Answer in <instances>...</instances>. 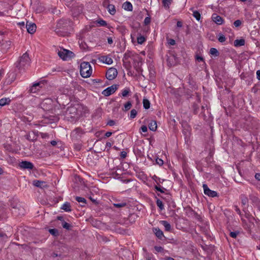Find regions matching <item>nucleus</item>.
<instances>
[{
  "label": "nucleus",
  "instance_id": "obj_1",
  "mask_svg": "<svg viewBox=\"0 0 260 260\" xmlns=\"http://www.w3.org/2000/svg\"><path fill=\"white\" fill-rule=\"evenodd\" d=\"M30 64V59L27 52L24 53L16 63V67L19 69H25L28 68Z\"/></svg>",
  "mask_w": 260,
  "mask_h": 260
},
{
  "label": "nucleus",
  "instance_id": "obj_2",
  "mask_svg": "<svg viewBox=\"0 0 260 260\" xmlns=\"http://www.w3.org/2000/svg\"><path fill=\"white\" fill-rule=\"evenodd\" d=\"M41 107L45 111H53L54 110V112L57 114H63L61 112H58L57 110L55 107L53 109V101L52 99L47 98L43 100L40 104Z\"/></svg>",
  "mask_w": 260,
  "mask_h": 260
},
{
  "label": "nucleus",
  "instance_id": "obj_3",
  "mask_svg": "<svg viewBox=\"0 0 260 260\" xmlns=\"http://www.w3.org/2000/svg\"><path fill=\"white\" fill-rule=\"evenodd\" d=\"M80 75L83 78H88L92 74V69L88 62H83L80 64Z\"/></svg>",
  "mask_w": 260,
  "mask_h": 260
},
{
  "label": "nucleus",
  "instance_id": "obj_4",
  "mask_svg": "<svg viewBox=\"0 0 260 260\" xmlns=\"http://www.w3.org/2000/svg\"><path fill=\"white\" fill-rule=\"evenodd\" d=\"M80 108V106L78 104H76L74 105H71L68 107L66 111L65 115L70 116L71 118H75L76 116L79 115L78 110Z\"/></svg>",
  "mask_w": 260,
  "mask_h": 260
},
{
  "label": "nucleus",
  "instance_id": "obj_5",
  "mask_svg": "<svg viewBox=\"0 0 260 260\" xmlns=\"http://www.w3.org/2000/svg\"><path fill=\"white\" fill-rule=\"evenodd\" d=\"M71 25V22L69 20L61 19L59 20L57 23L55 32L57 34L61 35V34L60 33V30L59 29L61 28H66Z\"/></svg>",
  "mask_w": 260,
  "mask_h": 260
},
{
  "label": "nucleus",
  "instance_id": "obj_6",
  "mask_svg": "<svg viewBox=\"0 0 260 260\" xmlns=\"http://www.w3.org/2000/svg\"><path fill=\"white\" fill-rule=\"evenodd\" d=\"M73 54L72 52L64 49H61L58 52V56L64 60H67L71 58Z\"/></svg>",
  "mask_w": 260,
  "mask_h": 260
},
{
  "label": "nucleus",
  "instance_id": "obj_7",
  "mask_svg": "<svg viewBox=\"0 0 260 260\" xmlns=\"http://www.w3.org/2000/svg\"><path fill=\"white\" fill-rule=\"evenodd\" d=\"M118 72L117 70L114 68H110L106 73V77L109 80H112L115 79Z\"/></svg>",
  "mask_w": 260,
  "mask_h": 260
},
{
  "label": "nucleus",
  "instance_id": "obj_8",
  "mask_svg": "<svg viewBox=\"0 0 260 260\" xmlns=\"http://www.w3.org/2000/svg\"><path fill=\"white\" fill-rule=\"evenodd\" d=\"M117 89V85H113L104 89L102 92V94L106 96H109L114 92H115Z\"/></svg>",
  "mask_w": 260,
  "mask_h": 260
},
{
  "label": "nucleus",
  "instance_id": "obj_9",
  "mask_svg": "<svg viewBox=\"0 0 260 260\" xmlns=\"http://www.w3.org/2000/svg\"><path fill=\"white\" fill-rule=\"evenodd\" d=\"M203 187L204 189V192L206 195L210 197H215L218 196L217 192L210 189L207 184H204L203 185Z\"/></svg>",
  "mask_w": 260,
  "mask_h": 260
},
{
  "label": "nucleus",
  "instance_id": "obj_10",
  "mask_svg": "<svg viewBox=\"0 0 260 260\" xmlns=\"http://www.w3.org/2000/svg\"><path fill=\"white\" fill-rule=\"evenodd\" d=\"M99 60L102 63L110 65L113 63V59L109 55L100 56L98 57Z\"/></svg>",
  "mask_w": 260,
  "mask_h": 260
},
{
  "label": "nucleus",
  "instance_id": "obj_11",
  "mask_svg": "<svg viewBox=\"0 0 260 260\" xmlns=\"http://www.w3.org/2000/svg\"><path fill=\"white\" fill-rule=\"evenodd\" d=\"M27 31L30 34H33L36 30V25L32 22L27 21L25 25Z\"/></svg>",
  "mask_w": 260,
  "mask_h": 260
},
{
  "label": "nucleus",
  "instance_id": "obj_12",
  "mask_svg": "<svg viewBox=\"0 0 260 260\" xmlns=\"http://www.w3.org/2000/svg\"><path fill=\"white\" fill-rule=\"evenodd\" d=\"M19 167L22 169H33L34 166L32 163L27 161H22L19 164Z\"/></svg>",
  "mask_w": 260,
  "mask_h": 260
},
{
  "label": "nucleus",
  "instance_id": "obj_13",
  "mask_svg": "<svg viewBox=\"0 0 260 260\" xmlns=\"http://www.w3.org/2000/svg\"><path fill=\"white\" fill-rule=\"evenodd\" d=\"M40 85H41L40 82H37V83H34L33 84V85L30 87L29 91H30V92H31V93L37 92L41 88Z\"/></svg>",
  "mask_w": 260,
  "mask_h": 260
},
{
  "label": "nucleus",
  "instance_id": "obj_14",
  "mask_svg": "<svg viewBox=\"0 0 260 260\" xmlns=\"http://www.w3.org/2000/svg\"><path fill=\"white\" fill-rule=\"evenodd\" d=\"M83 8L82 6H76L72 8L73 15L74 16L78 15L82 12Z\"/></svg>",
  "mask_w": 260,
  "mask_h": 260
},
{
  "label": "nucleus",
  "instance_id": "obj_15",
  "mask_svg": "<svg viewBox=\"0 0 260 260\" xmlns=\"http://www.w3.org/2000/svg\"><path fill=\"white\" fill-rule=\"evenodd\" d=\"M212 18L213 21L217 24L220 25L223 23V19L222 17L220 16L217 15L215 14H214L212 15Z\"/></svg>",
  "mask_w": 260,
  "mask_h": 260
},
{
  "label": "nucleus",
  "instance_id": "obj_16",
  "mask_svg": "<svg viewBox=\"0 0 260 260\" xmlns=\"http://www.w3.org/2000/svg\"><path fill=\"white\" fill-rule=\"evenodd\" d=\"M12 101L10 98H3L0 99V107L9 105Z\"/></svg>",
  "mask_w": 260,
  "mask_h": 260
},
{
  "label": "nucleus",
  "instance_id": "obj_17",
  "mask_svg": "<svg viewBox=\"0 0 260 260\" xmlns=\"http://www.w3.org/2000/svg\"><path fill=\"white\" fill-rule=\"evenodd\" d=\"M153 231L154 233L155 236L159 239H161L164 236L162 231L159 228H154L153 229Z\"/></svg>",
  "mask_w": 260,
  "mask_h": 260
},
{
  "label": "nucleus",
  "instance_id": "obj_18",
  "mask_svg": "<svg viewBox=\"0 0 260 260\" xmlns=\"http://www.w3.org/2000/svg\"><path fill=\"white\" fill-rule=\"evenodd\" d=\"M122 8L126 11H132L133 5L129 2L126 1L123 4Z\"/></svg>",
  "mask_w": 260,
  "mask_h": 260
},
{
  "label": "nucleus",
  "instance_id": "obj_19",
  "mask_svg": "<svg viewBox=\"0 0 260 260\" xmlns=\"http://www.w3.org/2000/svg\"><path fill=\"white\" fill-rule=\"evenodd\" d=\"M45 184V182L41 180H35L32 181V184L38 187H44Z\"/></svg>",
  "mask_w": 260,
  "mask_h": 260
},
{
  "label": "nucleus",
  "instance_id": "obj_20",
  "mask_svg": "<svg viewBox=\"0 0 260 260\" xmlns=\"http://www.w3.org/2000/svg\"><path fill=\"white\" fill-rule=\"evenodd\" d=\"M148 127L150 130L152 131H155L157 129L156 122L154 120H151L148 124Z\"/></svg>",
  "mask_w": 260,
  "mask_h": 260
},
{
  "label": "nucleus",
  "instance_id": "obj_21",
  "mask_svg": "<svg viewBox=\"0 0 260 260\" xmlns=\"http://www.w3.org/2000/svg\"><path fill=\"white\" fill-rule=\"evenodd\" d=\"M160 223L165 227V230L167 231H170L171 229L170 224L166 220H161Z\"/></svg>",
  "mask_w": 260,
  "mask_h": 260
},
{
  "label": "nucleus",
  "instance_id": "obj_22",
  "mask_svg": "<svg viewBox=\"0 0 260 260\" xmlns=\"http://www.w3.org/2000/svg\"><path fill=\"white\" fill-rule=\"evenodd\" d=\"M61 209L66 212H70L71 211L70 204L68 202L64 203L61 207Z\"/></svg>",
  "mask_w": 260,
  "mask_h": 260
},
{
  "label": "nucleus",
  "instance_id": "obj_23",
  "mask_svg": "<svg viewBox=\"0 0 260 260\" xmlns=\"http://www.w3.org/2000/svg\"><path fill=\"white\" fill-rule=\"evenodd\" d=\"M245 45V40L244 39L236 40L234 41V45L236 47L242 46Z\"/></svg>",
  "mask_w": 260,
  "mask_h": 260
},
{
  "label": "nucleus",
  "instance_id": "obj_24",
  "mask_svg": "<svg viewBox=\"0 0 260 260\" xmlns=\"http://www.w3.org/2000/svg\"><path fill=\"white\" fill-rule=\"evenodd\" d=\"M8 83L11 84L16 79L15 74L13 73H10L8 74Z\"/></svg>",
  "mask_w": 260,
  "mask_h": 260
},
{
  "label": "nucleus",
  "instance_id": "obj_25",
  "mask_svg": "<svg viewBox=\"0 0 260 260\" xmlns=\"http://www.w3.org/2000/svg\"><path fill=\"white\" fill-rule=\"evenodd\" d=\"M75 199L78 202L82 203L81 206H84L86 204V201L85 199L84 198L80 197H76Z\"/></svg>",
  "mask_w": 260,
  "mask_h": 260
},
{
  "label": "nucleus",
  "instance_id": "obj_26",
  "mask_svg": "<svg viewBox=\"0 0 260 260\" xmlns=\"http://www.w3.org/2000/svg\"><path fill=\"white\" fill-rule=\"evenodd\" d=\"M172 0H162L163 6L167 9L169 8Z\"/></svg>",
  "mask_w": 260,
  "mask_h": 260
},
{
  "label": "nucleus",
  "instance_id": "obj_27",
  "mask_svg": "<svg viewBox=\"0 0 260 260\" xmlns=\"http://www.w3.org/2000/svg\"><path fill=\"white\" fill-rule=\"evenodd\" d=\"M146 40V38L141 35H139L137 37V42L139 44H142Z\"/></svg>",
  "mask_w": 260,
  "mask_h": 260
},
{
  "label": "nucleus",
  "instance_id": "obj_28",
  "mask_svg": "<svg viewBox=\"0 0 260 260\" xmlns=\"http://www.w3.org/2000/svg\"><path fill=\"white\" fill-rule=\"evenodd\" d=\"M143 107L145 109H148L150 108V103L148 99H144L143 100Z\"/></svg>",
  "mask_w": 260,
  "mask_h": 260
},
{
  "label": "nucleus",
  "instance_id": "obj_29",
  "mask_svg": "<svg viewBox=\"0 0 260 260\" xmlns=\"http://www.w3.org/2000/svg\"><path fill=\"white\" fill-rule=\"evenodd\" d=\"M126 203L125 202H121V203H114L113 206L117 208H120L122 207H124L126 205Z\"/></svg>",
  "mask_w": 260,
  "mask_h": 260
},
{
  "label": "nucleus",
  "instance_id": "obj_30",
  "mask_svg": "<svg viewBox=\"0 0 260 260\" xmlns=\"http://www.w3.org/2000/svg\"><path fill=\"white\" fill-rule=\"evenodd\" d=\"M210 53L214 56H218L219 52L218 50L215 48H211L210 50Z\"/></svg>",
  "mask_w": 260,
  "mask_h": 260
},
{
  "label": "nucleus",
  "instance_id": "obj_31",
  "mask_svg": "<svg viewBox=\"0 0 260 260\" xmlns=\"http://www.w3.org/2000/svg\"><path fill=\"white\" fill-rule=\"evenodd\" d=\"M193 16L196 20L199 21L201 19V14L198 11H193Z\"/></svg>",
  "mask_w": 260,
  "mask_h": 260
},
{
  "label": "nucleus",
  "instance_id": "obj_32",
  "mask_svg": "<svg viewBox=\"0 0 260 260\" xmlns=\"http://www.w3.org/2000/svg\"><path fill=\"white\" fill-rule=\"evenodd\" d=\"M156 205L160 210H162L164 209V204H163L162 201L161 200H160L159 199H157L156 200Z\"/></svg>",
  "mask_w": 260,
  "mask_h": 260
},
{
  "label": "nucleus",
  "instance_id": "obj_33",
  "mask_svg": "<svg viewBox=\"0 0 260 260\" xmlns=\"http://www.w3.org/2000/svg\"><path fill=\"white\" fill-rule=\"evenodd\" d=\"M241 202L243 205H246L248 203V199L244 195L241 196Z\"/></svg>",
  "mask_w": 260,
  "mask_h": 260
},
{
  "label": "nucleus",
  "instance_id": "obj_34",
  "mask_svg": "<svg viewBox=\"0 0 260 260\" xmlns=\"http://www.w3.org/2000/svg\"><path fill=\"white\" fill-rule=\"evenodd\" d=\"M132 107V103L131 102H127L124 106V109H123V110L124 111H128V110H129L131 109Z\"/></svg>",
  "mask_w": 260,
  "mask_h": 260
},
{
  "label": "nucleus",
  "instance_id": "obj_35",
  "mask_svg": "<svg viewBox=\"0 0 260 260\" xmlns=\"http://www.w3.org/2000/svg\"><path fill=\"white\" fill-rule=\"evenodd\" d=\"M137 114V111L135 109H132L130 113V118L134 119L136 117Z\"/></svg>",
  "mask_w": 260,
  "mask_h": 260
},
{
  "label": "nucleus",
  "instance_id": "obj_36",
  "mask_svg": "<svg viewBox=\"0 0 260 260\" xmlns=\"http://www.w3.org/2000/svg\"><path fill=\"white\" fill-rule=\"evenodd\" d=\"M130 90L129 88H125L122 90L121 94L123 97L126 96L129 93Z\"/></svg>",
  "mask_w": 260,
  "mask_h": 260
},
{
  "label": "nucleus",
  "instance_id": "obj_37",
  "mask_svg": "<svg viewBox=\"0 0 260 260\" xmlns=\"http://www.w3.org/2000/svg\"><path fill=\"white\" fill-rule=\"evenodd\" d=\"M62 226L64 229H66L67 230H70L71 228V225L65 221L62 222Z\"/></svg>",
  "mask_w": 260,
  "mask_h": 260
},
{
  "label": "nucleus",
  "instance_id": "obj_38",
  "mask_svg": "<svg viewBox=\"0 0 260 260\" xmlns=\"http://www.w3.org/2000/svg\"><path fill=\"white\" fill-rule=\"evenodd\" d=\"M154 188L157 191H159L161 193H164L165 192V190H166V188L160 186H158L156 185L155 186Z\"/></svg>",
  "mask_w": 260,
  "mask_h": 260
},
{
  "label": "nucleus",
  "instance_id": "obj_39",
  "mask_svg": "<svg viewBox=\"0 0 260 260\" xmlns=\"http://www.w3.org/2000/svg\"><path fill=\"white\" fill-rule=\"evenodd\" d=\"M218 40V41L219 42L223 43V42L225 41L226 38H225V36L223 35L220 34L219 36Z\"/></svg>",
  "mask_w": 260,
  "mask_h": 260
},
{
  "label": "nucleus",
  "instance_id": "obj_40",
  "mask_svg": "<svg viewBox=\"0 0 260 260\" xmlns=\"http://www.w3.org/2000/svg\"><path fill=\"white\" fill-rule=\"evenodd\" d=\"M239 234V232H231L230 233V235L231 237L233 238H236Z\"/></svg>",
  "mask_w": 260,
  "mask_h": 260
},
{
  "label": "nucleus",
  "instance_id": "obj_41",
  "mask_svg": "<svg viewBox=\"0 0 260 260\" xmlns=\"http://www.w3.org/2000/svg\"><path fill=\"white\" fill-rule=\"evenodd\" d=\"M151 18L149 17H146L144 21V23L145 25H148L150 23Z\"/></svg>",
  "mask_w": 260,
  "mask_h": 260
},
{
  "label": "nucleus",
  "instance_id": "obj_42",
  "mask_svg": "<svg viewBox=\"0 0 260 260\" xmlns=\"http://www.w3.org/2000/svg\"><path fill=\"white\" fill-rule=\"evenodd\" d=\"M98 23H99L101 26H106L107 25V22L106 21L104 20H100L98 21Z\"/></svg>",
  "mask_w": 260,
  "mask_h": 260
},
{
  "label": "nucleus",
  "instance_id": "obj_43",
  "mask_svg": "<svg viewBox=\"0 0 260 260\" xmlns=\"http://www.w3.org/2000/svg\"><path fill=\"white\" fill-rule=\"evenodd\" d=\"M17 25L20 26V27L22 29L23 28L25 27L26 24H25V22L24 21H21L17 23Z\"/></svg>",
  "mask_w": 260,
  "mask_h": 260
},
{
  "label": "nucleus",
  "instance_id": "obj_44",
  "mask_svg": "<svg viewBox=\"0 0 260 260\" xmlns=\"http://www.w3.org/2000/svg\"><path fill=\"white\" fill-rule=\"evenodd\" d=\"M154 249L158 252H162V251L164 250L163 248L161 246H155Z\"/></svg>",
  "mask_w": 260,
  "mask_h": 260
},
{
  "label": "nucleus",
  "instance_id": "obj_45",
  "mask_svg": "<svg viewBox=\"0 0 260 260\" xmlns=\"http://www.w3.org/2000/svg\"><path fill=\"white\" fill-rule=\"evenodd\" d=\"M156 162L157 164H158L160 166H162L164 164L163 160L161 159H160V158H157L156 159Z\"/></svg>",
  "mask_w": 260,
  "mask_h": 260
},
{
  "label": "nucleus",
  "instance_id": "obj_46",
  "mask_svg": "<svg viewBox=\"0 0 260 260\" xmlns=\"http://www.w3.org/2000/svg\"><path fill=\"white\" fill-rule=\"evenodd\" d=\"M40 136L43 139H46L49 137V135L47 133H41Z\"/></svg>",
  "mask_w": 260,
  "mask_h": 260
},
{
  "label": "nucleus",
  "instance_id": "obj_47",
  "mask_svg": "<svg viewBox=\"0 0 260 260\" xmlns=\"http://www.w3.org/2000/svg\"><path fill=\"white\" fill-rule=\"evenodd\" d=\"M234 24L236 27H238L241 24V21L240 20H237L234 22Z\"/></svg>",
  "mask_w": 260,
  "mask_h": 260
},
{
  "label": "nucleus",
  "instance_id": "obj_48",
  "mask_svg": "<svg viewBox=\"0 0 260 260\" xmlns=\"http://www.w3.org/2000/svg\"><path fill=\"white\" fill-rule=\"evenodd\" d=\"M196 59L199 62L204 61L203 57L202 56H199V55H196Z\"/></svg>",
  "mask_w": 260,
  "mask_h": 260
},
{
  "label": "nucleus",
  "instance_id": "obj_49",
  "mask_svg": "<svg viewBox=\"0 0 260 260\" xmlns=\"http://www.w3.org/2000/svg\"><path fill=\"white\" fill-rule=\"evenodd\" d=\"M49 232L50 234H51L52 235H55L57 233V230L56 229H50L49 230Z\"/></svg>",
  "mask_w": 260,
  "mask_h": 260
},
{
  "label": "nucleus",
  "instance_id": "obj_50",
  "mask_svg": "<svg viewBox=\"0 0 260 260\" xmlns=\"http://www.w3.org/2000/svg\"><path fill=\"white\" fill-rule=\"evenodd\" d=\"M168 43L171 45H174L176 43L174 39H170L168 40Z\"/></svg>",
  "mask_w": 260,
  "mask_h": 260
},
{
  "label": "nucleus",
  "instance_id": "obj_51",
  "mask_svg": "<svg viewBox=\"0 0 260 260\" xmlns=\"http://www.w3.org/2000/svg\"><path fill=\"white\" fill-rule=\"evenodd\" d=\"M141 129L142 132L143 133H146L147 132V127L145 125H143L141 127Z\"/></svg>",
  "mask_w": 260,
  "mask_h": 260
},
{
  "label": "nucleus",
  "instance_id": "obj_52",
  "mask_svg": "<svg viewBox=\"0 0 260 260\" xmlns=\"http://www.w3.org/2000/svg\"><path fill=\"white\" fill-rule=\"evenodd\" d=\"M115 122L114 120H110L108 122L107 124L109 125V126H113L115 124Z\"/></svg>",
  "mask_w": 260,
  "mask_h": 260
},
{
  "label": "nucleus",
  "instance_id": "obj_53",
  "mask_svg": "<svg viewBox=\"0 0 260 260\" xmlns=\"http://www.w3.org/2000/svg\"><path fill=\"white\" fill-rule=\"evenodd\" d=\"M120 156L121 158H124L126 156V152L125 151L121 152Z\"/></svg>",
  "mask_w": 260,
  "mask_h": 260
},
{
  "label": "nucleus",
  "instance_id": "obj_54",
  "mask_svg": "<svg viewBox=\"0 0 260 260\" xmlns=\"http://www.w3.org/2000/svg\"><path fill=\"white\" fill-rule=\"evenodd\" d=\"M255 178L257 180H260V173H256L255 174Z\"/></svg>",
  "mask_w": 260,
  "mask_h": 260
},
{
  "label": "nucleus",
  "instance_id": "obj_55",
  "mask_svg": "<svg viewBox=\"0 0 260 260\" xmlns=\"http://www.w3.org/2000/svg\"><path fill=\"white\" fill-rule=\"evenodd\" d=\"M108 43L109 44H112L113 43V39L111 37H109L107 39Z\"/></svg>",
  "mask_w": 260,
  "mask_h": 260
},
{
  "label": "nucleus",
  "instance_id": "obj_56",
  "mask_svg": "<svg viewBox=\"0 0 260 260\" xmlns=\"http://www.w3.org/2000/svg\"><path fill=\"white\" fill-rule=\"evenodd\" d=\"M256 77L258 80H260V70L256 71Z\"/></svg>",
  "mask_w": 260,
  "mask_h": 260
},
{
  "label": "nucleus",
  "instance_id": "obj_57",
  "mask_svg": "<svg viewBox=\"0 0 260 260\" xmlns=\"http://www.w3.org/2000/svg\"><path fill=\"white\" fill-rule=\"evenodd\" d=\"M177 26L178 27H181L182 26V23L181 21H178L177 22Z\"/></svg>",
  "mask_w": 260,
  "mask_h": 260
},
{
  "label": "nucleus",
  "instance_id": "obj_58",
  "mask_svg": "<svg viewBox=\"0 0 260 260\" xmlns=\"http://www.w3.org/2000/svg\"><path fill=\"white\" fill-rule=\"evenodd\" d=\"M112 134V133L111 132H107L105 134V136L106 137L108 138V137H110L111 136Z\"/></svg>",
  "mask_w": 260,
  "mask_h": 260
},
{
  "label": "nucleus",
  "instance_id": "obj_59",
  "mask_svg": "<svg viewBox=\"0 0 260 260\" xmlns=\"http://www.w3.org/2000/svg\"><path fill=\"white\" fill-rule=\"evenodd\" d=\"M112 146V144L110 142H107L106 144V147L110 148Z\"/></svg>",
  "mask_w": 260,
  "mask_h": 260
},
{
  "label": "nucleus",
  "instance_id": "obj_60",
  "mask_svg": "<svg viewBox=\"0 0 260 260\" xmlns=\"http://www.w3.org/2000/svg\"><path fill=\"white\" fill-rule=\"evenodd\" d=\"M50 144L52 146H55L57 144V142L56 141L53 140L50 142Z\"/></svg>",
  "mask_w": 260,
  "mask_h": 260
},
{
  "label": "nucleus",
  "instance_id": "obj_61",
  "mask_svg": "<svg viewBox=\"0 0 260 260\" xmlns=\"http://www.w3.org/2000/svg\"><path fill=\"white\" fill-rule=\"evenodd\" d=\"M166 260H175L173 257H167L166 258Z\"/></svg>",
  "mask_w": 260,
  "mask_h": 260
},
{
  "label": "nucleus",
  "instance_id": "obj_62",
  "mask_svg": "<svg viewBox=\"0 0 260 260\" xmlns=\"http://www.w3.org/2000/svg\"><path fill=\"white\" fill-rule=\"evenodd\" d=\"M236 212H237L238 214H240L241 211H240V209H239L238 208H237V207H236Z\"/></svg>",
  "mask_w": 260,
  "mask_h": 260
},
{
  "label": "nucleus",
  "instance_id": "obj_63",
  "mask_svg": "<svg viewBox=\"0 0 260 260\" xmlns=\"http://www.w3.org/2000/svg\"><path fill=\"white\" fill-rule=\"evenodd\" d=\"M3 173V169L0 167V175L2 174Z\"/></svg>",
  "mask_w": 260,
  "mask_h": 260
},
{
  "label": "nucleus",
  "instance_id": "obj_64",
  "mask_svg": "<svg viewBox=\"0 0 260 260\" xmlns=\"http://www.w3.org/2000/svg\"><path fill=\"white\" fill-rule=\"evenodd\" d=\"M6 236V235L5 234H2L0 233V237H3V236Z\"/></svg>",
  "mask_w": 260,
  "mask_h": 260
}]
</instances>
